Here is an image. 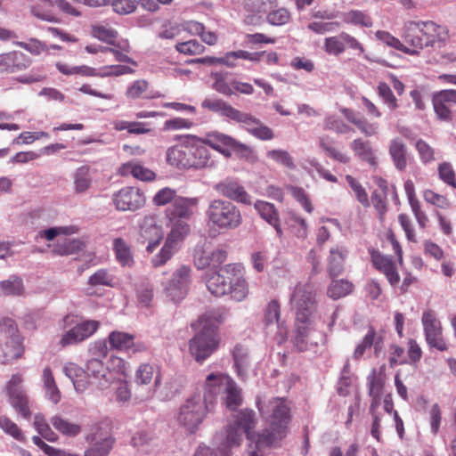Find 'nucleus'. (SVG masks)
I'll return each instance as SVG.
<instances>
[{"label": "nucleus", "instance_id": "36", "mask_svg": "<svg viewBox=\"0 0 456 456\" xmlns=\"http://www.w3.org/2000/svg\"><path fill=\"white\" fill-rule=\"evenodd\" d=\"M119 174L123 176L131 175L134 178L142 181H152L156 176L153 171L136 161L124 163L119 167Z\"/></svg>", "mask_w": 456, "mask_h": 456}, {"label": "nucleus", "instance_id": "15", "mask_svg": "<svg viewBox=\"0 0 456 456\" xmlns=\"http://www.w3.org/2000/svg\"><path fill=\"white\" fill-rule=\"evenodd\" d=\"M99 327L100 322L95 320H86L81 322L61 336L59 345L62 347H66L79 344L93 336Z\"/></svg>", "mask_w": 456, "mask_h": 456}, {"label": "nucleus", "instance_id": "47", "mask_svg": "<svg viewBox=\"0 0 456 456\" xmlns=\"http://www.w3.org/2000/svg\"><path fill=\"white\" fill-rule=\"evenodd\" d=\"M254 208L261 218H263L269 224H276L277 219L280 218L278 210L273 203L264 200H256L254 203Z\"/></svg>", "mask_w": 456, "mask_h": 456}, {"label": "nucleus", "instance_id": "42", "mask_svg": "<svg viewBox=\"0 0 456 456\" xmlns=\"http://www.w3.org/2000/svg\"><path fill=\"white\" fill-rule=\"evenodd\" d=\"M3 356L4 363H8L13 360L20 358L23 353L22 339L20 337H13L7 339L0 349Z\"/></svg>", "mask_w": 456, "mask_h": 456}, {"label": "nucleus", "instance_id": "29", "mask_svg": "<svg viewBox=\"0 0 456 456\" xmlns=\"http://www.w3.org/2000/svg\"><path fill=\"white\" fill-rule=\"evenodd\" d=\"M85 370L88 378L95 379L102 389L107 387L111 382L112 377L108 376L107 368L101 359L89 358Z\"/></svg>", "mask_w": 456, "mask_h": 456}, {"label": "nucleus", "instance_id": "13", "mask_svg": "<svg viewBox=\"0 0 456 456\" xmlns=\"http://www.w3.org/2000/svg\"><path fill=\"white\" fill-rule=\"evenodd\" d=\"M322 338V334L314 327L311 317L306 320L296 319L293 343L299 351H306L312 346H317Z\"/></svg>", "mask_w": 456, "mask_h": 456}, {"label": "nucleus", "instance_id": "59", "mask_svg": "<svg viewBox=\"0 0 456 456\" xmlns=\"http://www.w3.org/2000/svg\"><path fill=\"white\" fill-rule=\"evenodd\" d=\"M212 77L214 79L213 88L216 91L226 95L232 94V80L228 82L225 75L220 72L213 73Z\"/></svg>", "mask_w": 456, "mask_h": 456}, {"label": "nucleus", "instance_id": "37", "mask_svg": "<svg viewBox=\"0 0 456 456\" xmlns=\"http://www.w3.org/2000/svg\"><path fill=\"white\" fill-rule=\"evenodd\" d=\"M227 258V252L224 248H216L212 252L203 251L202 254L195 259V265L199 269L208 266L213 268L219 267Z\"/></svg>", "mask_w": 456, "mask_h": 456}, {"label": "nucleus", "instance_id": "19", "mask_svg": "<svg viewBox=\"0 0 456 456\" xmlns=\"http://www.w3.org/2000/svg\"><path fill=\"white\" fill-rule=\"evenodd\" d=\"M32 60L20 51L0 53V73H16L27 69Z\"/></svg>", "mask_w": 456, "mask_h": 456}, {"label": "nucleus", "instance_id": "28", "mask_svg": "<svg viewBox=\"0 0 456 456\" xmlns=\"http://www.w3.org/2000/svg\"><path fill=\"white\" fill-rule=\"evenodd\" d=\"M432 102L436 114H451L456 108V90L437 92L433 95Z\"/></svg>", "mask_w": 456, "mask_h": 456}, {"label": "nucleus", "instance_id": "26", "mask_svg": "<svg viewBox=\"0 0 456 456\" xmlns=\"http://www.w3.org/2000/svg\"><path fill=\"white\" fill-rule=\"evenodd\" d=\"M185 237L178 236V234H175V232L173 233L169 232L166 239L165 244L163 245L159 252L151 258L152 265L154 267H159L165 265L178 250L179 243Z\"/></svg>", "mask_w": 456, "mask_h": 456}, {"label": "nucleus", "instance_id": "22", "mask_svg": "<svg viewBox=\"0 0 456 456\" xmlns=\"http://www.w3.org/2000/svg\"><path fill=\"white\" fill-rule=\"evenodd\" d=\"M231 379L232 378L229 375L223 373H210L208 375L204 386L205 393L202 396L203 400H211L213 408L216 396L224 392Z\"/></svg>", "mask_w": 456, "mask_h": 456}, {"label": "nucleus", "instance_id": "17", "mask_svg": "<svg viewBox=\"0 0 456 456\" xmlns=\"http://www.w3.org/2000/svg\"><path fill=\"white\" fill-rule=\"evenodd\" d=\"M214 189L224 197L244 205H251L252 198L240 182L233 178H226L216 184Z\"/></svg>", "mask_w": 456, "mask_h": 456}, {"label": "nucleus", "instance_id": "46", "mask_svg": "<svg viewBox=\"0 0 456 456\" xmlns=\"http://www.w3.org/2000/svg\"><path fill=\"white\" fill-rule=\"evenodd\" d=\"M354 285L346 280H333L327 289V295L332 299H338L353 291Z\"/></svg>", "mask_w": 456, "mask_h": 456}, {"label": "nucleus", "instance_id": "43", "mask_svg": "<svg viewBox=\"0 0 456 456\" xmlns=\"http://www.w3.org/2000/svg\"><path fill=\"white\" fill-rule=\"evenodd\" d=\"M342 20L350 25L370 28L373 25L371 16L364 11L350 10L342 14Z\"/></svg>", "mask_w": 456, "mask_h": 456}, {"label": "nucleus", "instance_id": "50", "mask_svg": "<svg viewBox=\"0 0 456 456\" xmlns=\"http://www.w3.org/2000/svg\"><path fill=\"white\" fill-rule=\"evenodd\" d=\"M201 106L203 109L211 112H221L222 114H239L238 111L233 110L225 102L216 98H208L202 102Z\"/></svg>", "mask_w": 456, "mask_h": 456}, {"label": "nucleus", "instance_id": "39", "mask_svg": "<svg viewBox=\"0 0 456 456\" xmlns=\"http://www.w3.org/2000/svg\"><path fill=\"white\" fill-rule=\"evenodd\" d=\"M153 378L154 387L157 388L160 385V373L156 366L150 363H142L135 372V382L140 385L151 383Z\"/></svg>", "mask_w": 456, "mask_h": 456}, {"label": "nucleus", "instance_id": "41", "mask_svg": "<svg viewBox=\"0 0 456 456\" xmlns=\"http://www.w3.org/2000/svg\"><path fill=\"white\" fill-rule=\"evenodd\" d=\"M113 250L117 261L122 266L130 267L134 265V255L130 245L122 238H116L113 240Z\"/></svg>", "mask_w": 456, "mask_h": 456}, {"label": "nucleus", "instance_id": "4", "mask_svg": "<svg viewBox=\"0 0 456 456\" xmlns=\"http://www.w3.org/2000/svg\"><path fill=\"white\" fill-rule=\"evenodd\" d=\"M200 330L189 342L190 353L195 361L203 363L218 348L220 335L217 325L208 320L207 314L200 319Z\"/></svg>", "mask_w": 456, "mask_h": 456}, {"label": "nucleus", "instance_id": "14", "mask_svg": "<svg viewBox=\"0 0 456 456\" xmlns=\"http://www.w3.org/2000/svg\"><path fill=\"white\" fill-rule=\"evenodd\" d=\"M191 282V268L182 265L173 273L165 287L167 297L174 302L183 300L189 291Z\"/></svg>", "mask_w": 456, "mask_h": 456}, {"label": "nucleus", "instance_id": "56", "mask_svg": "<svg viewBox=\"0 0 456 456\" xmlns=\"http://www.w3.org/2000/svg\"><path fill=\"white\" fill-rule=\"evenodd\" d=\"M113 282H114L113 276L106 269H100V270L96 271L88 279V283L92 286L112 287Z\"/></svg>", "mask_w": 456, "mask_h": 456}, {"label": "nucleus", "instance_id": "33", "mask_svg": "<svg viewBox=\"0 0 456 456\" xmlns=\"http://www.w3.org/2000/svg\"><path fill=\"white\" fill-rule=\"evenodd\" d=\"M225 273L209 270L206 274V285L211 294L216 297L225 295L229 289V281L224 277Z\"/></svg>", "mask_w": 456, "mask_h": 456}, {"label": "nucleus", "instance_id": "57", "mask_svg": "<svg viewBox=\"0 0 456 456\" xmlns=\"http://www.w3.org/2000/svg\"><path fill=\"white\" fill-rule=\"evenodd\" d=\"M82 243L77 240H64L59 243L53 249V252L60 256L72 255L79 251Z\"/></svg>", "mask_w": 456, "mask_h": 456}, {"label": "nucleus", "instance_id": "8", "mask_svg": "<svg viewBox=\"0 0 456 456\" xmlns=\"http://www.w3.org/2000/svg\"><path fill=\"white\" fill-rule=\"evenodd\" d=\"M316 304V293L312 284L298 282L290 288L289 305L295 312L297 320H306L314 313Z\"/></svg>", "mask_w": 456, "mask_h": 456}, {"label": "nucleus", "instance_id": "5", "mask_svg": "<svg viewBox=\"0 0 456 456\" xmlns=\"http://www.w3.org/2000/svg\"><path fill=\"white\" fill-rule=\"evenodd\" d=\"M205 214L209 225L223 231L235 230L243 222L240 208L232 201L223 199L211 200Z\"/></svg>", "mask_w": 456, "mask_h": 456}, {"label": "nucleus", "instance_id": "62", "mask_svg": "<svg viewBox=\"0 0 456 456\" xmlns=\"http://www.w3.org/2000/svg\"><path fill=\"white\" fill-rule=\"evenodd\" d=\"M113 11L120 15H126L134 12L137 8L136 0H113L111 2Z\"/></svg>", "mask_w": 456, "mask_h": 456}, {"label": "nucleus", "instance_id": "48", "mask_svg": "<svg viewBox=\"0 0 456 456\" xmlns=\"http://www.w3.org/2000/svg\"><path fill=\"white\" fill-rule=\"evenodd\" d=\"M375 37L378 40L381 41L387 46L399 50L405 53H413L416 52V50H410L408 46L403 45L397 37H394L387 31L378 30L375 33Z\"/></svg>", "mask_w": 456, "mask_h": 456}, {"label": "nucleus", "instance_id": "24", "mask_svg": "<svg viewBox=\"0 0 456 456\" xmlns=\"http://www.w3.org/2000/svg\"><path fill=\"white\" fill-rule=\"evenodd\" d=\"M371 262L377 270L384 273L391 286L395 287L399 283L400 275L392 257L383 256L376 251H372Z\"/></svg>", "mask_w": 456, "mask_h": 456}, {"label": "nucleus", "instance_id": "49", "mask_svg": "<svg viewBox=\"0 0 456 456\" xmlns=\"http://www.w3.org/2000/svg\"><path fill=\"white\" fill-rule=\"evenodd\" d=\"M51 424L59 432L65 436H75L81 431V428L77 424L71 423L60 416H54L51 419Z\"/></svg>", "mask_w": 456, "mask_h": 456}, {"label": "nucleus", "instance_id": "55", "mask_svg": "<svg viewBox=\"0 0 456 456\" xmlns=\"http://www.w3.org/2000/svg\"><path fill=\"white\" fill-rule=\"evenodd\" d=\"M379 96L382 99L383 102L393 110L397 107V99L395 96L389 85L385 82H379L377 87Z\"/></svg>", "mask_w": 456, "mask_h": 456}, {"label": "nucleus", "instance_id": "51", "mask_svg": "<svg viewBox=\"0 0 456 456\" xmlns=\"http://www.w3.org/2000/svg\"><path fill=\"white\" fill-rule=\"evenodd\" d=\"M92 35L101 41L113 45L118 37V31L109 26L94 25L92 27Z\"/></svg>", "mask_w": 456, "mask_h": 456}, {"label": "nucleus", "instance_id": "32", "mask_svg": "<svg viewBox=\"0 0 456 456\" xmlns=\"http://www.w3.org/2000/svg\"><path fill=\"white\" fill-rule=\"evenodd\" d=\"M62 371L72 381L77 392L83 393L88 387L86 370L78 364L72 362H66L62 367Z\"/></svg>", "mask_w": 456, "mask_h": 456}, {"label": "nucleus", "instance_id": "25", "mask_svg": "<svg viewBox=\"0 0 456 456\" xmlns=\"http://www.w3.org/2000/svg\"><path fill=\"white\" fill-rule=\"evenodd\" d=\"M349 255L348 249L343 245L330 248L327 258V272L330 278L339 276L344 272L345 262Z\"/></svg>", "mask_w": 456, "mask_h": 456}, {"label": "nucleus", "instance_id": "64", "mask_svg": "<svg viewBox=\"0 0 456 456\" xmlns=\"http://www.w3.org/2000/svg\"><path fill=\"white\" fill-rule=\"evenodd\" d=\"M267 21L274 26H281L289 22L290 19L289 12L285 8L273 10L267 14Z\"/></svg>", "mask_w": 456, "mask_h": 456}, {"label": "nucleus", "instance_id": "3", "mask_svg": "<svg viewBox=\"0 0 456 456\" xmlns=\"http://www.w3.org/2000/svg\"><path fill=\"white\" fill-rule=\"evenodd\" d=\"M256 426L255 412L252 410L244 409L238 412L236 419L233 425H231L225 432L217 433L214 437V443L216 448L215 451V456H231V448L240 444L242 433L246 434V436L251 442L256 444V435L254 434L253 430ZM256 451V448H252L248 451Z\"/></svg>", "mask_w": 456, "mask_h": 456}, {"label": "nucleus", "instance_id": "21", "mask_svg": "<svg viewBox=\"0 0 456 456\" xmlns=\"http://www.w3.org/2000/svg\"><path fill=\"white\" fill-rule=\"evenodd\" d=\"M140 235L142 239L148 241L147 251L152 252L159 245L164 232L155 217L145 216L140 224Z\"/></svg>", "mask_w": 456, "mask_h": 456}, {"label": "nucleus", "instance_id": "18", "mask_svg": "<svg viewBox=\"0 0 456 456\" xmlns=\"http://www.w3.org/2000/svg\"><path fill=\"white\" fill-rule=\"evenodd\" d=\"M240 270V265L237 264H229L221 268L223 273L233 277H228L230 280L228 292H230L232 297L238 302L244 300L248 294V287L246 280L242 276L238 275Z\"/></svg>", "mask_w": 456, "mask_h": 456}, {"label": "nucleus", "instance_id": "7", "mask_svg": "<svg viewBox=\"0 0 456 456\" xmlns=\"http://www.w3.org/2000/svg\"><path fill=\"white\" fill-rule=\"evenodd\" d=\"M212 402L203 400L200 394H194L186 399L181 405L177 421L191 433L195 432L206 418L208 412L212 411Z\"/></svg>", "mask_w": 456, "mask_h": 456}, {"label": "nucleus", "instance_id": "53", "mask_svg": "<svg viewBox=\"0 0 456 456\" xmlns=\"http://www.w3.org/2000/svg\"><path fill=\"white\" fill-rule=\"evenodd\" d=\"M346 180L347 183L349 184L350 188L354 193L355 198L363 206V207H369L370 206V200L368 193L366 192L365 189L362 186V184L352 175H346Z\"/></svg>", "mask_w": 456, "mask_h": 456}, {"label": "nucleus", "instance_id": "16", "mask_svg": "<svg viewBox=\"0 0 456 456\" xmlns=\"http://www.w3.org/2000/svg\"><path fill=\"white\" fill-rule=\"evenodd\" d=\"M113 203L118 210L135 211L145 203L142 191L135 187H125L113 194Z\"/></svg>", "mask_w": 456, "mask_h": 456}, {"label": "nucleus", "instance_id": "20", "mask_svg": "<svg viewBox=\"0 0 456 456\" xmlns=\"http://www.w3.org/2000/svg\"><path fill=\"white\" fill-rule=\"evenodd\" d=\"M281 307L277 300H272L265 310L264 324L265 329H276L281 341L288 338L289 330L284 322L280 320Z\"/></svg>", "mask_w": 456, "mask_h": 456}, {"label": "nucleus", "instance_id": "23", "mask_svg": "<svg viewBox=\"0 0 456 456\" xmlns=\"http://www.w3.org/2000/svg\"><path fill=\"white\" fill-rule=\"evenodd\" d=\"M421 35L425 39V45H434L436 43H444L449 37V30L445 26H441L434 21H419Z\"/></svg>", "mask_w": 456, "mask_h": 456}, {"label": "nucleus", "instance_id": "34", "mask_svg": "<svg viewBox=\"0 0 456 456\" xmlns=\"http://www.w3.org/2000/svg\"><path fill=\"white\" fill-rule=\"evenodd\" d=\"M129 68L126 66L120 65H110L106 66L100 70H97L94 68L82 65L76 66V74L83 76V77H107V76H119L126 73Z\"/></svg>", "mask_w": 456, "mask_h": 456}, {"label": "nucleus", "instance_id": "2", "mask_svg": "<svg viewBox=\"0 0 456 456\" xmlns=\"http://www.w3.org/2000/svg\"><path fill=\"white\" fill-rule=\"evenodd\" d=\"M256 406L265 421V428L256 436V448L258 452L249 451L247 456H263L262 450L278 445L286 436L291 419L290 408L283 398H273L267 403L257 399Z\"/></svg>", "mask_w": 456, "mask_h": 456}, {"label": "nucleus", "instance_id": "58", "mask_svg": "<svg viewBox=\"0 0 456 456\" xmlns=\"http://www.w3.org/2000/svg\"><path fill=\"white\" fill-rule=\"evenodd\" d=\"M267 157L289 169L296 168L292 157L286 151L272 150L267 152Z\"/></svg>", "mask_w": 456, "mask_h": 456}, {"label": "nucleus", "instance_id": "63", "mask_svg": "<svg viewBox=\"0 0 456 456\" xmlns=\"http://www.w3.org/2000/svg\"><path fill=\"white\" fill-rule=\"evenodd\" d=\"M177 197L176 191L169 187H165L159 190L153 197V203L156 206H165L168 203L170 205Z\"/></svg>", "mask_w": 456, "mask_h": 456}, {"label": "nucleus", "instance_id": "31", "mask_svg": "<svg viewBox=\"0 0 456 456\" xmlns=\"http://www.w3.org/2000/svg\"><path fill=\"white\" fill-rule=\"evenodd\" d=\"M403 41L411 48L410 50H416L415 53H419L420 49L426 47L423 36L419 28V21L410 20L404 25V31L403 34ZM414 54V53H412Z\"/></svg>", "mask_w": 456, "mask_h": 456}, {"label": "nucleus", "instance_id": "52", "mask_svg": "<svg viewBox=\"0 0 456 456\" xmlns=\"http://www.w3.org/2000/svg\"><path fill=\"white\" fill-rule=\"evenodd\" d=\"M0 428L13 439L23 442L25 440L24 435L20 428L10 418L4 415L0 416Z\"/></svg>", "mask_w": 456, "mask_h": 456}, {"label": "nucleus", "instance_id": "11", "mask_svg": "<svg viewBox=\"0 0 456 456\" xmlns=\"http://www.w3.org/2000/svg\"><path fill=\"white\" fill-rule=\"evenodd\" d=\"M22 383V376L19 373L13 374L7 384V393L11 405L24 419H28L31 416V411L28 406V397Z\"/></svg>", "mask_w": 456, "mask_h": 456}, {"label": "nucleus", "instance_id": "6", "mask_svg": "<svg viewBox=\"0 0 456 456\" xmlns=\"http://www.w3.org/2000/svg\"><path fill=\"white\" fill-rule=\"evenodd\" d=\"M199 204L196 197L177 196L171 205L166 209L167 225L170 232L178 236L186 237L190 232L188 221L193 216Z\"/></svg>", "mask_w": 456, "mask_h": 456}, {"label": "nucleus", "instance_id": "60", "mask_svg": "<svg viewBox=\"0 0 456 456\" xmlns=\"http://www.w3.org/2000/svg\"><path fill=\"white\" fill-rule=\"evenodd\" d=\"M175 49L181 53L194 55L202 53L205 47L197 40H189L176 44Z\"/></svg>", "mask_w": 456, "mask_h": 456}, {"label": "nucleus", "instance_id": "61", "mask_svg": "<svg viewBox=\"0 0 456 456\" xmlns=\"http://www.w3.org/2000/svg\"><path fill=\"white\" fill-rule=\"evenodd\" d=\"M14 45L25 49L34 55H38L42 53H48L49 51V48L45 44L35 38L30 39L28 42L18 41L15 42Z\"/></svg>", "mask_w": 456, "mask_h": 456}, {"label": "nucleus", "instance_id": "44", "mask_svg": "<svg viewBox=\"0 0 456 456\" xmlns=\"http://www.w3.org/2000/svg\"><path fill=\"white\" fill-rule=\"evenodd\" d=\"M223 400L226 408L231 411H235L242 403L241 389L232 379L224 392Z\"/></svg>", "mask_w": 456, "mask_h": 456}, {"label": "nucleus", "instance_id": "54", "mask_svg": "<svg viewBox=\"0 0 456 456\" xmlns=\"http://www.w3.org/2000/svg\"><path fill=\"white\" fill-rule=\"evenodd\" d=\"M0 287L4 295L20 296L23 292L22 280L19 277H11L1 281Z\"/></svg>", "mask_w": 456, "mask_h": 456}, {"label": "nucleus", "instance_id": "10", "mask_svg": "<svg viewBox=\"0 0 456 456\" xmlns=\"http://www.w3.org/2000/svg\"><path fill=\"white\" fill-rule=\"evenodd\" d=\"M425 339L430 349L446 351L448 345L443 336L441 322L432 311L424 312L421 318Z\"/></svg>", "mask_w": 456, "mask_h": 456}, {"label": "nucleus", "instance_id": "45", "mask_svg": "<svg viewBox=\"0 0 456 456\" xmlns=\"http://www.w3.org/2000/svg\"><path fill=\"white\" fill-rule=\"evenodd\" d=\"M351 148L355 155L363 161L368 162L370 166H376V157L371 147L361 139H355L351 143Z\"/></svg>", "mask_w": 456, "mask_h": 456}, {"label": "nucleus", "instance_id": "30", "mask_svg": "<svg viewBox=\"0 0 456 456\" xmlns=\"http://www.w3.org/2000/svg\"><path fill=\"white\" fill-rule=\"evenodd\" d=\"M93 169L87 166H81L72 173L73 191L76 194L86 193L93 185Z\"/></svg>", "mask_w": 456, "mask_h": 456}, {"label": "nucleus", "instance_id": "35", "mask_svg": "<svg viewBox=\"0 0 456 456\" xmlns=\"http://www.w3.org/2000/svg\"><path fill=\"white\" fill-rule=\"evenodd\" d=\"M109 342L112 349L119 351H140L142 346L134 345L133 335L121 331H112L109 335Z\"/></svg>", "mask_w": 456, "mask_h": 456}, {"label": "nucleus", "instance_id": "9", "mask_svg": "<svg viewBox=\"0 0 456 456\" xmlns=\"http://www.w3.org/2000/svg\"><path fill=\"white\" fill-rule=\"evenodd\" d=\"M349 123L354 124L367 136L376 134L378 126L375 123L368 122L363 116H329L327 126L339 134H346L351 128Z\"/></svg>", "mask_w": 456, "mask_h": 456}, {"label": "nucleus", "instance_id": "12", "mask_svg": "<svg viewBox=\"0 0 456 456\" xmlns=\"http://www.w3.org/2000/svg\"><path fill=\"white\" fill-rule=\"evenodd\" d=\"M346 49L355 51L358 54L365 51L364 46L356 37L345 31L324 39L323 50L330 55L339 56Z\"/></svg>", "mask_w": 456, "mask_h": 456}, {"label": "nucleus", "instance_id": "38", "mask_svg": "<svg viewBox=\"0 0 456 456\" xmlns=\"http://www.w3.org/2000/svg\"><path fill=\"white\" fill-rule=\"evenodd\" d=\"M389 155L393 164L399 171H403L407 167V148L400 138L391 140Z\"/></svg>", "mask_w": 456, "mask_h": 456}, {"label": "nucleus", "instance_id": "40", "mask_svg": "<svg viewBox=\"0 0 456 456\" xmlns=\"http://www.w3.org/2000/svg\"><path fill=\"white\" fill-rule=\"evenodd\" d=\"M91 446L85 451V456H107L114 444V439L110 436L91 438Z\"/></svg>", "mask_w": 456, "mask_h": 456}, {"label": "nucleus", "instance_id": "27", "mask_svg": "<svg viewBox=\"0 0 456 456\" xmlns=\"http://www.w3.org/2000/svg\"><path fill=\"white\" fill-rule=\"evenodd\" d=\"M233 368L237 377L245 381L248 379L250 367V356L248 349L241 344H236L232 350Z\"/></svg>", "mask_w": 456, "mask_h": 456}, {"label": "nucleus", "instance_id": "1", "mask_svg": "<svg viewBox=\"0 0 456 456\" xmlns=\"http://www.w3.org/2000/svg\"><path fill=\"white\" fill-rule=\"evenodd\" d=\"M191 142L172 146L167 151V161L179 169L202 168L208 165L209 151L208 145L225 157L232 153L244 155L248 147L232 137L219 132L208 133L205 139L187 135Z\"/></svg>", "mask_w": 456, "mask_h": 456}]
</instances>
